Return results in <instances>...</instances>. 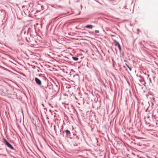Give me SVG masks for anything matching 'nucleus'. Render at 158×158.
Returning a JSON list of instances; mask_svg holds the SVG:
<instances>
[{"instance_id": "1", "label": "nucleus", "mask_w": 158, "mask_h": 158, "mask_svg": "<svg viewBox=\"0 0 158 158\" xmlns=\"http://www.w3.org/2000/svg\"><path fill=\"white\" fill-rule=\"evenodd\" d=\"M4 141V143L7 145L9 148H10L12 150H13L14 149V148L12 146V145L10 144L7 141V140L5 139H3Z\"/></svg>"}, {"instance_id": "2", "label": "nucleus", "mask_w": 158, "mask_h": 158, "mask_svg": "<svg viewBox=\"0 0 158 158\" xmlns=\"http://www.w3.org/2000/svg\"><path fill=\"white\" fill-rule=\"evenodd\" d=\"M35 81L37 84L39 85H40L41 84V81L37 78H35Z\"/></svg>"}, {"instance_id": "3", "label": "nucleus", "mask_w": 158, "mask_h": 158, "mask_svg": "<svg viewBox=\"0 0 158 158\" xmlns=\"http://www.w3.org/2000/svg\"><path fill=\"white\" fill-rule=\"evenodd\" d=\"M115 45V46H117L118 47L120 50H121V48L120 45L118 43V42H117V41H116V44Z\"/></svg>"}, {"instance_id": "4", "label": "nucleus", "mask_w": 158, "mask_h": 158, "mask_svg": "<svg viewBox=\"0 0 158 158\" xmlns=\"http://www.w3.org/2000/svg\"><path fill=\"white\" fill-rule=\"evenodd\" d=\"M85 27L86 28H89L90 29H92L93 27V26L91 25H86L85 26Z\"/></svg>"}, {"instance_id": "5", "label": "nucleus", "mask_w": 158, "mask_h": 158, "mask_svg": "<svg viewBox=\"0 0 158 158\" xmlns=\"http://www.w3.org/2000/svg\"><path fill=\"white\" fill-rule=\"evenodd\" d=\"M72 58L74 60L76 61L77 60H78V58L74 56Z\"/></svg>"}, {"instance_id": "6", "label": "nucleus", "mask_w": 158, "mask_h": 158, "mask_svg": "<svg viewBox=\"0 0 158 158\" xmlns=\"http://www.w3.org/2000/svg\"><path fill=\"white\" fill-rule=\"evenodd\" d=\"M67 134H70V131L68 130H67L65 131Z\"/></svg>"}, {"instance_id": "7", "label": "nucleus", "mask_w": 158, "mask_h": 158, "mask_svg": "<svg viewBox=\"0 0 158 158\" xmlns=\"http://www.w3.org/2000/svg\"><path fill=\"white\" fill-rule=\"evenodd\" d=\"M126 65L127 67L129 69L130 71L131 70V69L127 64H126Z\"/></svg>"}, {"instance_id": "8", "label": "nucleus", "mask_w": 158, "mask_h": 158, "mask_svg": "<svg viewBox=\"0 0 158 158\" xmlns=\"http://www.w3.org/2000/svg\"><path fill=\"white\" fill-rule=\"evenodd\" d=\"M95 32L96 33H99V31L98 30H96L95 31Z\"/></svg>"}, {"instance_id": "9", "label": "nucleus", "mask_w": 158, "mask_h": 158, "mask_svg": "<svg viewBox=\"0 0 158 158\" xmlns=\"http://www.w3.org/2000/svg\"><path fill=\"white\" fill-rule=\"evenodd\" d=\"M82 33H83V34H85L86 32H82Z\"/></svg>"}, {"instance_id": "10", "label": "nucleus", "mask_w": 158, "mask_h": 158, "mask_svg": "<svg viewBox=\"0 0 158 158\" xmlns=\"http://www.w3.org/2000/svg\"><path fill=\"white\" fill-rule=\"evenodd\" d=\"M17 18H18V19H19V18H18V17H17Z\"/></svg>"}, {"instance_id": "11", "label": "nucleus", "mask_w": 158, "mask_h": 158, "mask_svg": "<svg viewBox=\"0 0 158 158\" xmlns=\"http://www.w3.org/2000/svg\"><path fill=\"white\" fill-rule=\"evenodd\" d=\"M22 74L23 75H24L22 73Z\"/></svg>"}]
</instances>
